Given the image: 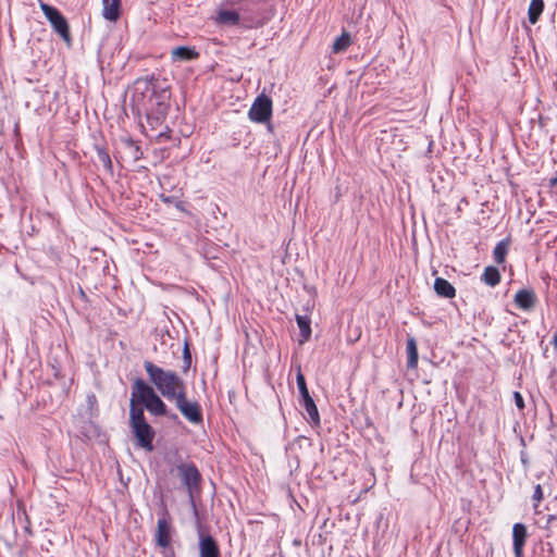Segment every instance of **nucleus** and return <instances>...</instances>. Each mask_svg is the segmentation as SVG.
I'll use <instances>...</instances> for the list:
<instances>
[{"instance_id": "f257e3e1", "label": "nucleus", "mask_w": 557, "mask_h": 557, "mask_svg": "<svg viewBox=\"0 0 557 557\" xmlns=\"http://www.w3.org/2000/svg\"><path fill=\"white\" fill-rule=\"evenodd\" d=\"M145 407L152 416H165L168 407L156 389L143 379H136L132 385L129 400V425L137 441V445L151 451L153 449L154 430L147 422L144 413Z\"/></svg>"}, {"instance_id": "f03ea898", "label": "nucleus", "mask_w": 557, "mask_h": 557, "mask_svg": "<svg viewBox=\"0 0 557 557\" xmlns=\"http://www.w3.org/2000/svg\"><path fill=\"white\" fill-rule=\"evenodd\" d=\"M144 368L150 383L168 400H173L177 395L186 389L185 382L176 372L158 367L149 360L144 362Z\"/></svg>"}, {"instance_id": "7ed1b4c3", "label": "nucleus", "mask_w": 557, "mask_h": 557, "mask_svg": "<svg viewBox=\"0 0 557 557\" xmlns=\"http://www.w3.org/2000/svg\"><path fill=\"white\" fill-rule=\"evenodd\" d=\"M172 401L175 403L176 408L189 422L198 424L202 421V413L199 404L187 399L186 389L177 395Z\"/></svg>"}, {"instance_id": "20e7f679", "label": "nucleus", "mask_w": 557, "mask_h": 557, "mask_svg": "<svg viewBox=\"0 0 557 557\" xmlns=\"http://www.w3.org/2000/svg\"><path fill=\"white\" fill-rule=\"evenodd\" d=\"M40 8L53 27L54 32L58 33L62 39L69 44L71 41V35L65 17L55 8L49 4L41 3Z\"/></svg>"}, {"instance_id": "39448f33", "label": "nucleus", "mask_w": 557, "mask_h": 557, "mask_svg": "<svg viewBox=\"0 0 557 557\" xmlns=\"http://www.w3.org/2000/svg\"><path fill=\"white\" fill-rule=\"evenodd\" d=\"M272 115V100L265 95L258 96L249 109L248 116L252 122L265 123Z\"/></svg>"}, {"instance_id": "423d86ee", "label": "nucleus", "mask_w": 557, "mask_h": 557, "mask_svg": "<svg viewBox=\"0 0 557 557\" xmlns=\"http://www.w3.org/2000/svg\"><path fill=\"white\" fill-rule=\"evenodd\" d=\"M178 475L181 476L184 485L187 487L190 497L194 492L199 488L201 475L193 463H181L177 466Z\"/></svg>"}, {"instance_id": "0eeeda50", "label": "nucleus", "mask_w": 557, "mask_h": 557, "mask_svg": "<svg viewBox=\"0 0 557 557\" xmlns=\"http://www.w3.org/2000/svg\"><path fill=\"white\" fill-rule=\"evenodd\" d=\"M172 529L170 522L162 518L158 520L156 531V543L162 548H168L171 545Z\"/></svg>"}, {"instance_id": "6e6552de", "label": "nucleus", "mask_w": 557, "mask_h": 557, "mask_svg": "<svg viewBox=\"0 0 557 557\" xmlns=\"http://www.w3.org/2000/svg\"><path fill=\"white\" fill-rule=\"evenodd\" d=\"M527 535V527L524 524L516 523L512 527L513 552L516 557H523V546Z\"/></svg>"}, {"instance_id": "1a4fd4ad", "label": "nucleus", "mask_w": 557, "mask_h": 557, "mask_svg": "<svg viewBox=\"0 0 557 557\" xmlns=\"http://www.w3.org/2000/svg\"><path fill=\"white\" fill-rule=\"evenodd\" d=\"M515 304L518 308L530 311L535 307L536 296L532 289H520L515 295Z\"/></svg>"}, {"instance_id": "9d476101", "label": "nucleus", "mask_w": 557, "mask_h": 557, "mask_svg": "<svg viewBox=\"0 0 557 557\" xmlns=\"http://www.w3.org/2000/svg\"><path fill=\"white\" fill-rule=\"evenodd\" d=\"M121 14V0H102V15L110 22L119 20Z\"/></svg>"}, {"instance_id": "9b49d317", "label": "nucleus", "mask_w": 557, "mask_h": 557, "mask_svg": "<svg viewBox=\"0 0 557 557\" xmlns=\"http://www.w3.org/2000/svg\"><path fill=\"white\" fill-rule=\"evenodd\" d=\"M200 557H220V550L214 539L210 535L201 537L199 542Z\"/></svg>"}, {"instance_id": "f8f14e48", "label": "nucleus", "mask_w": 557, "mask_h": 557, "mask_svg": "<svg viewBox=\"0 0 557 557\" xmlns=\"http://www.w3.org/2000/svg\"><path fill=\"white\" fill-rule=\"evenodd\" d=\"M434 290L438 296L453 298L456 295L455 287L445 278L437 277L434 282Z\"/></svg>"}, {"instance_id": "ddd939ff", "label": "nucleus", "mask_w": 557, "mask_h": 557, "mask_svg": "<svg viewBox=\"0 0 557 557\" xmlns=\"http://www.w3.org/2000/svg\"><path fill=\"white\" fill-rule=\"evenodd\" d=\"M215 22L220 25H237L239 22V14L232 10H219L215 16Z\"/></svg>"}, {"instance_id": "4468645a", "label": "nucleus", "mask_w": 557, "mask_h": 557, "mask_svg": "<svg viewBox=\"0 0 557 557\" xmlns=\"http://www.w3.org/2000/svg\"><path fill=\"white\" fill-rule=\"evenodd\" d=\"M301 404H302L305 410L307 411L309 419L314 424H318L320 422V417H319L318 408H317L312 397L310 395L302 397Z\"/></svg>"}, {"instance_id": "2eb2a0df", "label": "nucleus", "mask_w": 557, "mask_h": 557, "mask_svg": "<svg viewBox=\"0 0 557 557\" xmlns=\"http://www.w3.org/2000/svg\"><path fill=\"white\" fill-rule=\"evenodd\" d=\"M296 322L300 330L301 339L300 344L307 342L311 336L310 319L307 315H296Z\"/></svg>"}, {"instance_id": "dca6fc26", "label": "nucleus", "mask_w": 557, "mask_h": 557, "mask_svg": "<svg viewBox=\"0 0 557 557\" xmlns=\"http://www.w3.org/2000/svg\"><path fill=\"white\" fill-rule=\"evenodd\" d=\"M544 10L543 0H531L528 10V17L531 24H536Z\"/></svg>"}, {"instance_id": "f3484780", "label": "nucleus", "mask_w": 557, "mask_h": 557, "mask_svg": "<svg viewBox=\"0 0 557 557\" xmlns=\"http://www.w3.org/2000/svg\"><path fill=\"white\" fill-rule=\"evenodd\" d=\"M482 281L488 286H496L500 282V273L495 267H486L484 269Z\"/></svg>"}, {"instance_id": "a211bd4d", "label": "nucleus", "mask_w": 557, "mask_h": 557, "mask_svg": "<svg viewBox=\"0 0 557 557\" xmlns=\"http://www.w3.org/2000/svg\"><path fill=\"white\" fill-rule=\"evenodd\" d=\"M172 57L175 60L189 61L198 57V52L188 47H176L172 50Z\"/></svg>"}, {"instance_id": "6ab92c4d", "label": "nucleus", "mask_w": 557, "mask_h": 557, "mask_svg": "<svg viewBox=\"0 0 557 557\" xmlns=\"http://www.w3.org/2000/svg\"><path fill=\"white\" fill-rule=\"evenodd\" d=\"M407 354H408V368H416L418 364V348L413 337H409L407 341Z\"/></svg>"}, {"instance_id": "aec40b11", "label": "nucleus", "mask_w": 557, "mask_h": 557, "mask_svg": "<svg viewBox=\"0 0 557 557\" xmlns=\"http://www.w3.org/2000/svg\"><path fill=\"white\" fill-rule=\"evenodd\" d=\"M350 45H351L350 35L348 33H343L333 42L332 51L334 53H341V52L345 51Z\"/></svg>"}, {"instance_id": "412c9836", "label": "nucleus", "mask_w": 557, "mask_h": 557, "mask_svg": "<svg viewBox=\"0 0 557 557\" xmlns=\"http://www.w3.org/2000/svg\"><path fill=\"white\" fill-rule=\"evenodd\" d=\"M509 242L500 240L493 250L494 259L497 263H504L506 255L508 252Z\"/></svg>"}, {"instance_id": "4be33fe9", "label": "nucleus", "mask_w": 557, "mask_h": 557, "mask_svg": "<svg viewBox=\"0 0 557 557\" xmlns=\"http://www.w3.org/2000/svg\"><path fill=\"white\" fill-rule=\"evenodd\" d=\"M153 92H154V87L147 79H138L135 83V96L137 94H140L141 96H144L145 94H153Z\"/></svg>"}, {"instance_id": "5701e85b", "label": "nucleus", "mask_w": 557, "mask_h": 557, "mask_svg": "<svg viewBox=\"0 0 557 557\" xmlns=\"http://www.w3.org/2000/svg\"><path fill=\"white\" fill-rule=\"evenodd\" d=\"M296 381H297V386H298L301 398L310 395L307 384H306L305 376L300 370V367L298 368V371H297Z\"/></svg>"}, {"instance_id": "b1692460", "label": "nucleus", "mask_w": 557, "mask_h": 557, "mask_svg": "<svg viewBox=\"0 0 557 557\" xmlns=\"http://www.w3.org/2000/svg\"><path fill=\"white\" fill-rule=\"evenodd\" d=\"M98 158L106 169L112 170V161L109 153L106 150L98 149Z\"/></svg>"}, {"instance_id": "393cba45", "label": "nucleus", "mask_w": 557, "mask_h": 557, "mask_svg": "<svg viewBox=\"0 0 557 557\" xmlns=\"http://www.w3.org/2000/svg\"><path fill=\"white\" fill-rule=\"evenodd\" d=\"M543 490H542V486L540 484H537L535 487H534V493H533V507L535 509V511H537V507H539V504L541 503V500L543 499Z\"/></svg>"}, {"instance_id": "a878e982", "label": "nucleus", "mask_w": 557, "mask_h": 557, "mask_svg": "<svg viewBox=\"0 0 557 557\" xmlns=\"http://www.w3.org/2000/svg\"><path fill=\"white\" fill-rule=\"evenodd\" d=\"M125 144H126L131 149H133V157H134V159H135V160H138V159L140 158V156H141L140 150H139V147H138V146H136L132 139H127V140L125 141Z\"/></svg>"}, {"instance_id": "bb28decb", "label": "nucleus", "mask_w": 557, "mask_h": 557, "mask_svg": "<svg viewBox=\"0 0 557 557\" xmlns=\"http://www.w3.org/2000/svg\"><path fill=\"white\" fill-rule=\"evenodd\" d=\"M513 398H515L516 406L519 409H523L524 408V401H523V398H522L521 394L519 392H515Z\"/></svg>"}, {"instance_id": "cd10ccee", "label": "nucleus", "mask_w": 557, "mask_h": 557, "mask_svg": "<svg viewBox=\"0 0 557 557\" xmlns=\"http://www.w3.org/2000/svg\"><path fill=\"white\" fill-rule=\"evenodd\" d=\"M184 359H188V364L191 363V357H190V352H189L187 344L185 345V348H184Z\"/></svg>"}, {"instance_id": "c85d7f7f", "label": "nucleus", "mask_w": 557, "mask_h": 557, "mask_svg": "<svg viewBox=\"0 0 557 557\" xmlns=\"http://www.w3.org/2000/svg\"><path fill=\"white\" fill-rule=\"evenodd\" d=\"M137 106L146 109L147 104L145 103L144 99H137Z\"/></svg>"}, {"instance_id": "c756f323", "label": "nucleus", "mask_w": 557, "mask_h": 557, "mask_svg": "<svg viewBox=\"0 0 557 557\" xmlns=\"http://www.w3.org/2000/svg\"><path fill=\"white\" fill-rule=\"evenodd\" d=\"M160 197H161V200H162L163 202H165V203H170V202H171V198H170V197H166V196H164V195H161Z\"/></svg>"}, {"instance_id": "7c9ffc66", "label": "nucleus", "mask_w": 557, "mask_h": 557, "mask_svg": "<svg viewBox=\"0 0 557 557\" xmlns=\"http://www.w3.org/2000/svg\"><path fill=\"white\" fill-rule=\"evenodd\" d=\"M242 1L243 0H227L230 5H235V4H237V3L242 2Z\"/></svg>"}, {"instance_id": "2f4dec72", "label": "nucleus", "mask_w": 557, "mask_h": 557, "mask_svg": "<svg viewBox=\"0 0 557 557\" xmlns=\"http://www.w3.org/2000/svg\"><path fill=\"white\" fill-rule=\"evenodd\" d=\"M189 367L190 364H188V359H184V369L187 370Z\"/></svg>"}, {"instance_id": "473e14b6", "label": "nucleus", "mask_w": 557, "mask_h": 557, "mask_svg": "<svg viewBox=\"0 0 557 557\" xmlns=\"http://www.w3.org/2000/svg\"><path fill=\"white\" fill-rule=\"evenodd\" d=\"M176 208L183 210L182 202L176 203Z\"/></svg>"}]
</instances>
